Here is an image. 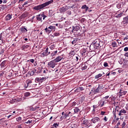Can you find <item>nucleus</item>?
<instances>
[{"mask_svg": "<svg viewBox=\"0 0 128 128\" xmlns=\"http://www.w3.org/2000/svg\"><path fill=\"white\" fill-rule=\"evenodd\" d=\"M51 52V56H52V58H54V56H56V54H58V51L57 50L55 51H52Z\"/></svg>", "mask_w": 128, "mask_h": 128, "instance_id": "25", "label": "nucleus"}, {"mask_svg": "<svg viewBox=\"0 0 128 128\" xmlns=\"http://www.w3.org/2000/svg\"><path fill=\"white\" fill-rule=\"evenodd\" d=\"M102 74H98V75H96V76H95V78H96V80H98V78H100V77H102Z\"/></svg>", "mask_w": 128, "mask_h": 128, "instance_id": "31", "label": "nucleus"}, {"mask_svg": "<svg viewBox=\"0 0 128 128\" xmlns=\"http://www.w3.org/2000/svg\"><path fill=\"white\" fill-rule=\"evenodd\" d=\"M35 80L37 82H40V78H36Z\"/></svg>", "mask_w": 128, "mask_h": 128, "instance_id": "41", "label": "nucleus"}, {"mask_svg": "<svg viewBox=\"0 0 128 128\" xmlns=\"http://www.w3.org/2000/svg\"><path fill=\"white\" fill-rule=\"evenodd\" d=\"M99 120H100V119L98 117H94L92 120V122L93 124H96V122H98Z\"/></svg>", "mask_w": 128, "mask_h": 128, "instance_id": "15", "label": "nucleus"}, {"mask_svg": "<svg viewBox=\"0 0 128 128\" xmlns=\"http://www.w3.org/2000/svg\"><path fill=\"white\" fill-rule=\"evenodd\" d=\"M48 72H49L48 73L49 76L52 77L53 76H54L55 72H54V70H52L51 71H48Z\"/></svg>", "mask_w": 128, "mask_h": 128, "instance_id": "21", "label": "nucleus"}, {"mask_svg": "<svg viewBox=\"0 0 128 128\" xmlns=\"http://www.w3.org/2000/svg\"><path fill=\"white\" fill-rule=\"evenodd\" d=\"M75 92H80V87L76 88L75 90H74Z\"/></svg>", "mask_w": 128, "mask_h": 128, "instance_id": "47", "label": "nucleus"}, {"mask_svg": "<svg viewBox=\"0 0 128 128\" xmlns=\"http://www.w3.org/2000/svg\"><path fill=\"white\" fill-rule=\"evenodd\" d=\"M4 54V49H2L0 52V54Z\"/></svg>", "mask_w": 128, "mask_h": 128, "instance_id": "55", "label": "nucleus"}, {"mask_svg": "<svg viewBox=\"0 0 128 128\" xmlns=\"http://www.w3.org/2000/svg\"><path fill=\"white\" fill-rule=\"evenodd\" d=\"M28 62H32V64H34V59H30V60H28Z\"/></svg>", "mask_w": 128, "mask_h": 128, "instance_id": "53", "label": "nucleus"}, {"mask_svg": "<svg viewBox=\"0 0 128 128\" xmlns=\"http://www.w3.org/2000/svg\"><path fill=\"white\" fill-rule=\"evenodd\" d=\"M80 26H72V32H78V34H80Z\"/></svg>", "mask_w": 128, "mask_h": 128, "instance_id": "4", "label": "nucleus"}, {"mask_svg": "<svg viewBox=\"0 0 128 128\" xmlns=\"http://www.w3.org/2000/svg\"><path fill=\"white\" fill-rule=\"evenodd\" d=\"M16 128H22V124H19L18 126H17Z\"/></svg>", "mask_w": 128, "mask_h": 128, "instance_id": "63", "label": "nucleus"}, {"mask_svg": "<svg viewBox=\"0 0 128 128\" xmlns=\"http://www.w3.org/2000/svg\"><path fill=\"white\" fill-rule=\"evenodd\" d=\"M32 120H29L27 122H26L25 124H32Z\"/></svg>", "mask_w": 128, "mask_h": 128, "instance_id": "59", "label": "nucleus"}, {"mask_svg": "<svg viewBox=\"0 0 128 128\" xmlns=\"http://www.w3.org/2000/svg\"><path fill=\"white\" fill-rule=\"evenodd\" d=\"M42 68H40L38 70V72H36V74H42Z\"/></svg>", "mask_w": 128, "mask_h": 128, "instance_id": "40", "label": "nucleus"}, {"mask_svg": "<svg viewBox=\"0 0 128 128\" xmlns=\"http://www.w3.org/2000/svg\"><path fill=\"white\" fill-rule=\"evenodd\" d=\"M50 48L52 50H54V48H56V44H51L50 45Z\"/></svg>", "mask_w": 128, "mask_h": 128, "instance_id": "27", "label": "nucleus"}, {"mask_svg": "<svg viewBox=\"0 0 128 128\" xmlns=\"http://www.w3.org/2000/svg\"><path fill=\"white\" fill-rule=\"evenodd\" d=\"M122 14H122V12L120 13V14H117L115 18H122Z\"/></svg>", "mask_w": 128, "mask_h": 128, "instance_id": "34", "label": "nucleus"}, {"mask_svg": "<svg viewBox=\"0 0 128 128\" xmlns=\"http://www.w3.org/2000/svg\"><path fill=\"white\" fill-rule=\"evenodd\" d=\"M60 34L58 32H56L54 34V36H60Z\"/></svg>", "mask_w": 128, "mask_h": 128, "instance_id": "46", "label": "nucleus"}, {"mask_svg": "<svg viewBox=\"0 0 128 128\" xmlns=\"http://www.w3.org/2000/svg\"><path fill=\"white\" fill-rule=\"evenodd\" d=\"M86 64H88L86 62H85L84 64H82L81 65L82 70H86L88 68V66H86Z\"/></svg>", "mask_w": 128, "mask_h": 128, "instance_id": "14", "label": "nucleus"}, {"mask_svg": "<svg viewBox=\"0 0 128 128\" xmlns=\"http://www.w3.org/2000/svg\"><path fill=\"white\" fill-rule=\"evenodd\" d=\"M72 44H76V40H74L72 42Z\"/></svg>", "mask_w": 128, "mask_h": 128, "instance_id": "61", "label": "nucleus"}, {"mask_svg": "<svg viewBox=\"0 0 128 128\" xmlns=\"http://www.w3.org/2000/svg\"><path fill=\"white\" fill-rule=\"evenodd\" d=\"M66 10H68V8L64 7L60 8L59 9V12L60 14H64Z\"/></svg>", "mask_w": 128, "mask_h": 128, "instance_id": "11", "label": "nucleus"}, {"mask_svg": "<svg viewBox=\"0 0 128 128\" xmlns=\"http://www.w3.org/2000/svg\"><path fill=\"white\" fill-rule=\"evenodd\" d=\"M74 54H76V52H74V50H72L69 54L70 56H74Z\"/></svg>", "mask_w": 128, "mask_h": 128, "instance_id": "29", "label": "nucleus"}, {"mask_svg": "<svg viewBox=\"0 0 128 128\" xmlns=\"http://www.w3.org/2000/svg\"><path fill=\"white\" fill-rule=\"evenodd\" d=\"M126 122H124L122 124L121 126H122V128H124V126H126Z\"/></svg>", "mask_w": 128, "mask_h": 128, "instance_id": "52", "label": "nucleus"}, {"mask_svg": "<svg viewBox=\"0 0 128 128\" xmlns=\"http://www.w3.org/2000/svg\"><path fill=\"white\" fill-rule=\"evenodd\" d=\"M66 114L67 113L64 114V112H62V116H63L65 118H67Z\"/></svg>", "mask_w": 128, "mask_h": 128, "instance_id": "49", "label": "nucleus"}, {"mask_svg": "<svg viewBox=\"0 0 128 128\" xmlns=\"http://www.w3.org/2000/svg\"><path fill=\"white\" fill-rule=\"evenodd\" d=\"M118 108H120V106H116L115 108V109L113 111V114H114V120H116V110L118 112Z\"/></svg>", "mask_w": 128, "mask_h": 128, "instance_id": "10", "label": "nucleus"}, {"mask_svg": "<svg viewBox=\"0 0 128 128\" xmlns=\"http://www.w3.org/2000/svg\"><path fill=\"white\" fill-rule=\"evenodd\" d=\"M116 8H122V4H117Z\"/></svg>", "mask_w": 128, "mask_h": 128, "instance_id": "50", "label": "nucleus"}, {"mask_svg": "<svg viewBox=\"0 0 128 128\" xmlns=\"http://www.w3.org/2000/svg\"><path fill=\"white\" fill-rule=\"evenodd\" d=\"M12 14H8L5 17V20H10L12 18Z\"/></svg>", "mask_w": 128, "mask_h": 128, "instance_id": "20", "label": "nucleus"}, {"mask_svg": "<svg viewBox=\"0 0 128 128\" xmlns=\"http://www.w3.org/2000/svg\"><path fill=\"white\" fill-rule=\"evenodd\" d=\"M100 92L99 87H98L96 89L94 90V92Z\"/></svg>", "mask_w": 128, "mask_h": 128, "instance_id": "48", "label": "nucleus"}, {"mask_svg": "<svg viewBox=\"0 0 128 128\" xmlns=\"http://www.w3.org/2000/svg\"><path fill=\"white\" fill-rule=\"evenodd\" d=\"M104 66H105V68H106V66H108V62H104Z\"/></svg>", "mask_w": 128, "mask_h": 128, "instance_id": "56", "label": "nucleus"}, {"mask_svg": "<svg viewBox=\"0 0 128 128\" xmlns=\"http://www.w3.org/2000/svg\"><path fill=\"white\" fill-rule=\"evenodd\" d=\"M32 80H28L27 81H26V84H32Z\"/></svg>", "mask_w": 128, "mask_h": 128, "instance_id": "54", "label": "nucleus"}, {"mask_svg": "<svg viewBox=\"0 0 128 128\" xmlns=\"http://www.w3.org/2000/svg\"><path fill=\"white\" fill-rule=\"evenodd\" d=\"M44 30H46V32H48V34H50L52 32V30H48V28H46Z\"/></svg>", "mask_w": 128, "mask_h": 128, "instance_id": "42", "label": "nucleus"}, {"mask_svg": "<svg viewBox=\"0 0 128 128\" xmlns=\"http://www.w3.org/2000/svg\"><path fill=\"white\" fill-rule=\"evenodd\" d=\"M88 88V86L86 85H82L79 87V90L80 91H82V90H87Z\"/></svg>", "mask_w": 128, "mask_h": 128, "instance_id": "12", "label": "nucleus"}, {"mask_svg": "<svg viewBox=\"0 0 128 128\" xmlns=\"http://www.w3.org/2000/svg\"><path fill=\"white\" fill-rule=\"evenodd\" d=\"M10 104H14V102H16V98H12V100L10 101Z\"/></svg>", "mask_w": 128, "mask_h": 128, "instance_id": "36", "label": "nucleus"}, {"mask_svg": "<svg viewBox=\"0 0 128 128\" xmlns=\"http://www.w3.org/2000/svg\"><path fill=\"white\" fill-rule=\"evenodd\" d=\"M50 30H56V26H50L48 28Z\"/></svg>", "mask_w": 128, "mask_h": 128, "instance_id": "44", "label": "nucleus"}, {"mask_svg": "<svg viewBox=\"0 0 128 128\" xmlns=\"http://www.w3.org/2000/svg\"><path fill=\"white\" fill-rule=\"evenodd\" d=\"M73 115H74V113H72V112H68V113H67L66 114V116L67 118L68 116H72Z\"/></svg>", "mask_w": 128, "mask_h": 128, "instance_id": "33", "label": "nucleus"}, {"mask_svg": "<svg viewBox=\"0 0 128 128\" xmlns=\"http://www.w3.org/2000/svg\"><path fill=\"white\" fill-rule=\"evenodd\" d=\"M81 8L82 10H86V12H88V6H87L86 5L82 6Z\"/></svg>", "mask_w": 128, "mask_h": 128, "instance_id": "24", "label": "nucleus"}, {"mask_svg": "<svg viewBox=\"0 0 128 128\" xmlns=\"http://www.w3.org/2000/svg\"><path fill=\"white\" fill-rule=\"evenodd\" d=\"M21 32H26L28 30L26 28V26H22L21 28Z\"/></svg>", "mask_w": 128, "mask_h": 128, "instance_id": "30", "label": "nucleus"}, {"mask_svg": "<svg viewBox=\"0 0 128 128\" xmlns=\"http://www.w3.org/2000/svg\"><path fill=\"white\" fill-rule=\"evenodd\" d=\"M124 62L123 63V68H128V58H126L124 60Z\"/></svg>", "mask_w": 128, "mask_h": 128, "instance_id": "8", "label": "nucleus"}, {"mask_svg": "<svg viewBox=\"0 0 128 128\" xmlns=\"http://www.w3.org/2000/svg\"><path fill=\"white\" fill-rule=\"evenodd\" d=\"M122 22L124 24H128V16L123 18Z\"/></svg>", "mask_w": 128, "mask_h": 128, "instance_id": "19", "label": "nucleus"}, {"mask_svg": "<svg viewBox=\"0 0 128 128\" xmlns=\"http://www.w3.org/2000/svg\"><path fill=\"white\" fill-rule=\"evenodd\" d=\"M128 47H126L124 48V52H128Z\"/></svg>", "mask_w": 128, "mask_h": 128, "instance_id": "64", "label": "nucleus"}, {"mask_svg": "<svg viewBox=\"0 0 128 128\" xmlns=\"http://www.w3.org/2000/svg\"><path fill=\"white\" fill-rule=\"evenodd\" d=\"M62 60V58L61 56H58L54 60V62H60Z\"/></svg>", "mask_w": 128, "mask_h": 128, "instance_id": "18", "label": "nucleus"}, {"mask_svg": "<svg viewBox=\"0 0 128 128\" xmlns=\"http://www.w3.org/2000/svg\"><path fill=\"white\" fill-rule=\"evenodd\" d=\"M127 92V91H124L122 89H120L119 91V98L122 96H126Z\"/></svg>", "mask_w": 128, "mask_h": 128, "instance_id": "6", "label": "nucleus"}, {"mask_svg": "<svg viewBox=\"0 0 128 128\" xmlns=\"http://www.w3.org/2000/svg\"><path fill=\"white\" fill-rule=\"evenodd\" d=\"M66 14H69V16H70V14H72V11L68 10V11L66 12Z\"/></svg>", "mask_w": 128, "mask_h": 128, "instance_id": "57", "label": "nucleus"}, {"mask_svg": "<svg viewBox=\"0 0 128 128\" xmlns=\"http://www.w3.org/2000/svg\"><path fill=\"white\" fill-rule=\"evenodd\" d=\"M21 18H26V14H23L21 15Z\"/></svg>", "mask_w": 128, "mask_h": 128, "instance_id": "60", "label": "nucleus"}, {"mask_svg": "<svg viewBox=\"0 0 128 128\" xmlns=\"http://www.w3.org/2000/svg\"><path fill=\"white\" fill-rule=\"evenodd\" d=\"M58 126V124L57 123H54L53 124V126H54V128H56V126Z\"/></svg>", "mask_w": 128, "mask_h": 128, "instance_id": "62", "label": "nucleus"}, {"mask_svg": "<svg viewBox=\"0 0 128 128\" xmlns=\"http://www.w3.org/2000/svg\"><path fill=\"white\" fill-rule=\"evenodd\" d=\"M29 74H30V76H34V72L32 70L29 72Z\"/></svg>", "mask_w": 128, "mask_h": 128, "instance_id": "58", "label": "nucleus"}, {"mask_svg": "<svg viewBox=\"0 0 128 128\" xmlns=\"http://www.w3.org/2000/svg\"><path fill=\"white\" fill-rule=\"evenodd\" d=\"M41 15L42 16V18H43V20H45L46 18L48 17V16L44 14V12H42V14H41Z\"/></svg>", "mask_w": 128, "mask_h": 128, "instance_id": "38", "label": "nucleus"}, {"mask_svg": "<svg viewBox=\"0 0 128 128\" xmlns=\"http://www.w3.org/2000/svg\"><path fill=\"white\" fill-rule=\"evenodd\" d=\"M24 96L28 98V96H30V93L29 92H25L24 94Z\"/></svg>", "mask_w": 128, "mask_h": 128, "instance_id": "35", "label": "nucleus"}, {"mask_svg": "<svg viewBox=\"0 0 128 128\" xmlns=\"http://www.w3.org/2000/svg\"><path fill=\"white\" fill-rule=\"evenodd\" d=\"M8 65V60H4L0 64L1 68H4V66H6Z\"/></svg>", "mask_w": 128, "mask_h": 128, "instance_id": "13", "label": "nucleus"}, {"mask_svg": "<svg viewBox=\"0 0 128 128\" xmlns=\"http://www.w3.org/2000/svg\"><path fill=\"white\" fill-rule=\"evenodd\" d=\"M72 128H78V125L76 124H72L70 126Z\"/></svg>", "mask_w": 128, "mask_h": 128, "instance_id": "43", "label": "nucleus"}, {"mask_svg": "<svg viewBox=\"0 0 128 128\" xmlns=\"http://www.w3.org/2000/svg\"><path fill=\"white\" fill-rule=\"evenodd\" d=\"M15 100H16V102H22V98H15Z\"/></svg>", "mask_w": 128, "mask_h": 128, "instance_id": "32", "label": "nucleus"}, {"mask_svg": "<svg viewBox=\"0 0 128 128\" xmlns=\"http://www.w3.org/2000/svg\"><path fill=\"white\" fill-rule=\"evenodd\" d=\"M22 120V117L19 116L16 118L17 122H20Z\"/></svg>", "mask_w": 128, "mask_h": 128, "instance_id": "51", "label": "nucleus"}, {"mask_svg": "<svg viewBox=\"0 0 128 128\" xmlns=\"http://www.w3.org/2000/svg\"><path fill=\"white\" fill-rule=\"evenodd\" d=\"M56 62H54V60H52L48 63V66H50V68H54L56 66Z\"/></svg>", "mask_w": 128, "mask_h": 128, "instance_id": "5", "label": "nucleus"}, {"mask_svg": "<svg viewBox=\"0 0 128 128\" xmlns=\"http://www.w3.org/2000/svg\"><path fill=\"white\" fill-rule=\"evenodd\" d=\"M127 112L124 108L122 109L118 113V116H122V114H126Z\"/></svg>", "mask_w": 128, "mask_h": 128, "instance_id": "17", "label": "nucleus"}, {"mask_svg": "<svg viewBox=\"0 0 128 128\" xmlns=\"http://www.w3.org/2000/svg\"><path fill=\"white\" fill-rule=\"evenodd\" d=\"M40 82H44V80H46V78H40Z\"/></svg>", "mask_w": 128, "mask_h": 128, "instance_id": "39", "label": "nucleus"}, {"mask_svg": "<svg viewBox=\"0 0 128 128\" xmlns=\"http://www.w3.org/2000/svg\"><path fill=\"white\" fill-rule=\"evenodd\" d=\"M36 20H38V22H42V14L36 15Z\"/></svg>", "mask_w": 128, "mask_h": 128, "instance_id": "9", "label": "nucleus"}, {"mask_svg": "<svg viewBox=\"0 0 128 128\" xmlns=\"http://www.w3.org/2000/svg\"><path fill=\"white\" fill-rule=\"evenodd\" d=\"M28 48H30V44H26L22 46V50H28Z\"/></svg>", "mask_w": 128, "mask_h": 128, "instance_id": "7", "label": "nucleus"}, {"mask_svg": "<svg viewBox=\"0 0 128 128\" xmlns=\"http://www.w3.org/2000/svg\"><path fill=\"white\" fill-rule=\"evenodd\" d=\"M100 40H96L94 41L90 46V50L92 52H94L96 50H98L100 46Z\"/></svg>", "mask_w": 128, "mask_h": 128, "instance_id": "2", "label": "nucleus"}, {"mask_svg": "<svg viewBox=\"0 0 128 128\" xmlns=\"http://www.w3.org/2000/svg\"><path fill=\"white\" fill-rule=\"evenodd\" d=\"M42 72L44 74H48V70H47L46 68H44L42 69Z\"/></svg>", "mask_w": 128, "mask_h": 128, "instance_id": "37", "label": "nucleus"}, {"mask_svg": "<svg viewBox=\"0 0 128 128\" xmlns=\"http://www.w3.org/2000/svg\"><path fill=\"white\" fill-rule=\"evenodd\" d=\"M52 14H54V12L52 11V10H50L49 12L47 15V16L50 18V17L52 16Z\"/></svg>", "mask_w": 128, "mask_h": 128, "instance_id": "22", "label": "nucleus"}, {"mask_svg": "<svg viewBox=\"0 0 128 128\" xmlns=\"http://www.w3.org/2000/svg\"><path fill=\"white\" fill-rule=\"evenodd\" d=\"M80 112V110L78 108V107H76L74 108V112L75 114H78V112Z\"/></svg>", "mask_w": 128, "mask_h": 128, "instance_id": "26", "label": "nucleus"}, {"mask_svg": "<svg viewBox=\"0 0 128 128\" xmlns=\"http://www.w3.org/2000/svg\"><path fill=\"white\" fill-rule=\"evenodd\" d=\"M124 40H128V36H126V34H124Z\"/></svg>", "mask_w": 128, "mask_h": 128, "instance_id": "45", "label": "nucleus"}, {"mask_svg": "<svg viewBox=\"0 0 128 128\" xmlns=\"http://www.w3.org/2000/svg\"><path fill=\"white\" fill-rule=\"evenodd\" d=\"M48 48H46L44 52L42 54L43 56H48Z\"/></svg>", "mask_w": 128, "mask_h": 128, "instance_id": "16", "label": "nucleus"}, {"mask_svg": "<svg viewBox=\"0 0 128 128\" xmlns=\"http://www.w3.org/2000/svg\"><path fill=\"white\" fill-rule=\"evenodd\" d=\"M112 48H118V44L116 41H113L112 43Z\"/></svg>", "mask_w": 128, "mask_h": 128, "instance_id": "23", "label": "nucleus"}, {"mask_svg": "<svg viewBox=\"0 0 128 128\" xmlns=\"http://www.w3.org/2000/svg\"><path fill=\"white\" fill-rule=\"evenodd\" d=\"M82 126L84 128H88L90 126H92V124L90 123V121H88V120H84L83 121Z\"/></svg>", "mask_w": 128, "mask_h": 128, "instance_id": "3", "label": "nucleus"}, {"mask_svg": "<svg viewBox=\"0 0 128 128\" xmlns=\"http://www.w3.org/2000/svg\"><path fill=\"white\" fill-rule=\"evenodd\" d=\"M53 2H54V0H50L42 4H41L37 6H35L34 8V10H42V8H46V6H50V4H52Z\"/></svg>", "mask_w": 128, "mask_h": 128, "instance_id": "1", "label": "nucleus"}, {"mask_svg": "<svg viewBox=\"0 0 128 128\" xmlns=\"http://www.w3.org/2000/svg\"><path fill=\"white\" fill-rule=\"evenodd\" d=\"M81 54H82V56H86L87 54H86V50H84L82 51Z\"/></svg>", "mask_w": 128, "mask_h": 128, "instance_id": "28", "label": "nucleus"}]
</instances>
